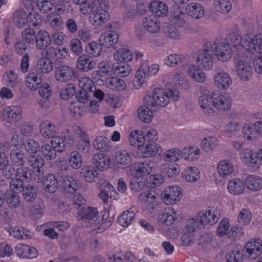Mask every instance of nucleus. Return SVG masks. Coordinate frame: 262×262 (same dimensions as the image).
<instances>
[{
    "instance_id": "58836bf2",
    "label": "nucleus",
    "mask_w": 262,
    "mask_h": 262,
    "mask_svg": "<svg viewBox=\"0 0 262 262\" xmlns=\"http://www.w3.org/2000/svg\"><path fill=\"white\" fill-rule=\"evenodd\" d=\"M186 11L189 15L196 19L202 18L204 15V10L202 6L198 3L189 4L186 8Z\"/></svg>"
},
{
    "instance_id": "a19ab883",
    "label": "nucleus",
    "mask_w": 262,
    "mask_h": 262,
    "mask_svg": "<svg viewBox=\"0 0 262 262\" xmlns=\"http://www.w3.org/2000/svg\"><path fill=\"white\" fill-rule=\"evenodd\" d=\"M182 178L188 182H195L200 178V172L196 167H189L182 173Z\"/></svg>"
},
{
    "instance_id": "338daca9",
    "label": "nucleus",
    "mask_w": 262,
    "mask_h": 262,
    "mask_svg": "<svg viewBox=\"0 0 262 262\" xmlns=\"http://www.w3.org/2000/svg\"><path fill=\"white\" fill-rule=\"evenodd\" d=\"M109 140L103 136H99L96 138L94 142V147L97 150H99L102 152H105L108 150Z\"/></svg>"
},
{
    "instance_id": "f3484780",
    "label": "nucleus",
    "mask_w": 262,
    "mask_h": 262,
    "mask_svg": "<svg viewBox=\"0 0 262 262\" xmlns=\"http://www.w3.org/2000/svg\"><path fill=\"white\" fill-rule=\"evenodd\" d=\"M0 170L3 171L4 176L7 179H11L15 171L13 166L9 164L7 154L2 151H0Z\"/></svg>"
},
{
    "instance_id": "393cba45",
    "label": "nucleus",
    "mask_w": 262,
    "mask_h": 262,
    "mask_svg": "<svg viewBox=\"0 0 262 262\" xmlns=\"http://www.w3.org/2000/svg\"><path fill=\"white\" fill-rule=\"evenodd\" d=\"M151 163H140L136 165L133 169H131L132 175L137 179L143 178L152 171V167Z\"/></svg>"
},
{
    "instance_id": "4be33fe9",
    "label": "nucleus",
    "mask_w": 262,
    "mask_h": 262,
    "mask_svg": "<svg viewBox=\"0 0 262 262\" xmlns=\"http://www.w3.org/2000/svg\"><path fill=\"white\" fill-rule=\"evenodd\" d=\"M118 40V35L114 31H107L103 33L99 38L102 47L108 48L116 44Z\"/></svg>"
},
{
    "instance_id": "09e8293b",
    "label": "nucleus",
    "mask_w": 262,
    "mask_h": 262,
    "mask_svg": "<svg viewBox=\"0 0 262 262\" xmlns=\"http://www.w3.org/2000/svg\"><path fill=\"white\" fill-rule=\"evenodd\" d=\"M219 144V141L214 137L205 138L201 142L202 149L205 152H210L216 149Z\"/></svg>"
},
{
    "instance_id": "c756f323",
    "label": "nucleus",
    "mask_w": 262,
    "mask_h": 262,
    "mask_svg": "<svg viewBox=\"0 0 262 262\" xmlns=\"http://www.w3.org/2000/svg\"><path fill=\"white\" fill-rule=\"evenodd\" d=\"M244 183L246 188L252 191H257L262 189V179L257 176H248Z\"/></svg>"
},
{
    "instance_id": "cd10ccee",
    "label": "nucleus",
    "mask_w": 262,
    "mask_h": 262,
    "mask_svg": "<svg viewBox=\"0 0 262 262\" xmlns=\"http://www.w3.org/2000/svg\"><path fill=\"white\" fill-rule=\"evenodd\" d=\"M149 9L156 17H164L168 13V7L165 3L159 1H152Z\"/></svg>"
},
{
    "instance_id": "7ed1b4c3",
    "label": "nucleus",
    "mask_w": 262,
    "mask_h": 262,
    "mask_svg": "<svg viewBox=\"0 0 262 262\" xmlns=\"http://www.w3.org/2000/svg\"><path fill=\"white\" fill-rule=\"evenodd\" d=\"M54 77L60 83H67L77 79V74L75 69L67 64L55 62Z\"/></svg>"
},
{
    "instance_id": "052dcab7",
    "label": "nucleus",
    "mask_w": 262,
    "mask_h": 262,
    "mask_svg": "<svg viewBox=\"0 0 262 262\" xmlns=\"http://www.w3.org/2000/svg\"><path fill=\"white\" fill-rule=\"evenodd\" d=\"M79 215L82 219L92 220L96 217L98 214V211L96 208L89 206H84L80 209Z\"/></svg>"
},
{
    "instance_id": "1a4fd4ad",
    "label": "nucleus",
    "mask_w": 262,
    "mask_h": 262,
    "mask_svg": "<svg viewBox=\"0 0 262 262\" xmlns=\"http://www.w3.org/2000/svg\"><path fill=\"white\" fill-rule=\"evenodd\" d=\"M161 197L164 202L167 205L176 204L182 197L180 187L171 186L166 188Z\"/></svg>"
},
{
    "instance_id": "680f3d73",
    "label": "nucleus",
    "mask_w": 262,
    "mask_h": 262,
    "mask_svg": "<svg viewBox=\"0 0 262 262\" xmlns=\"http://www.w3.org/2000/svg\"><path fill=\"white\" fill-rule=\"evenodd\" d=\"M163 29L164 34L169 38L172 39H179L180 38V33L178 29L173 25L165 24L163 26Z\"/></svg>"
},
{
    "instance_id": "79ce46f5",
    "label": "nucleus",
    "mask_w": 262,
    "mask_h": 262,
    "mask_svg": "<svg viewBox=\"0 0 262 262\" xmlns=\"http://www.w3.org/2000/svg\"><path fill=\"white\" fill-rule=\"evenodd\" d=\"M10 235L18 239H30L32 237V233L23 227H15L9 230Z\"/></svg>"
},
{
    "instance_id": "f8f14e48",
    "label": "nucleus",
    "mask_w": 262,
    "mask_h": 262,
    "mask_svg": "<svg viewBox=\"0 0 262 262\" xmlns=\"http://www.w3.org/2000/svg\"><path fill=\"white\" fill-rule=\"evenodd\" d=\"M226 43L231 45V47L237 50V55L241 58L244 57L245 45V41L242 43V37L236 32H232L226 36Z\"/></svg>"
},
{
    "instance_id": "bb28decb",
    "label": "nucleus",
    "mask_w": 262,
    "mask_h": 262,
    "mask_svg": "<svg viewBox=\"0 0 262 262\" xmlns=\"http://www.w3.org/2000/svg\"><path fill=\"white\" fill-rule=\"evenodd\" d=\"M92 160L95 167L100 171L105 170L110 167V159L105 154L96 153L94 155Z\"/></svg>"
},
{
    "instance_id": "4c0bfd02",
    "label": "nucleus",
    "mask_w": 262,
    "mask_h": 262,
    "mask_svg": "<svg viewBox=\"0 0 262 262\" xmlns=\"http://www.w3.org/2000/svg\"><path fill=\"white\" fill-rule=\"evenodd\" d=\"M80 177L85 182L92 183L98 178V173L93 166H85L81 169Z\"/></svg>"
},
{
    "instance_id": "3c124183",
    "label": "nucleus",
    "mask_w": 262,
    "mask_h": 262,
    "mask_svg": "<svg viewBox=\"0 0 262 262\" xmlns=\"http://www.w3.org/2000/svg\"><path fill=\"white\" fill-rule=\"evenodd\" d=\"M199 214V216L202 219L204 226L213 225L217 222L219 219L217 214L212 213L210 210L201 211Z\"/></svg>"
},
{
    "instance_id": "4d7b16f0",
    "label": "nucleus",
    "mask_w": 262,
    "mask_h": 262,
    "mask_svg": "<svg viewBox=\"0 0 262 262\" xmlns=\"http://www.w3.org/2000/svg\"><path fill=\"white\" fill-rule=\"evenodd\" d=\"M28 162L29 165L34 169H41L45 165L43 158L38 154L29 155Z\"/></svg>"
},
{
    "instance_id": "5fc2aeb1",
    "label": "nucleus",
    "mask_w": 262,
    "mask_h": 262,
    "mask_svg": "<svg viewBox=\"0 0 262 262\" xmlns=\"http://www.w3.org/2000/svg\"><path fill=\"white\" fill-rule=\"evenodd\" d=\"M241 129V125L238 121L236 120H232L229 123L226 124V133L229 137L232 138L237 136L238 138L240 130Z\"/></svg>"
},
{
    "instance_id": "b1692460",
    "label": "nucleus",
    "mask_w": 262,
    "mask_h": 262,
    "mask_svg": "<svg viewBox=\"0 0 262 262\" xmlns=\"http://www.w3.org/2000/svg\"><path fill=\"white\" fill-rule=\"evenodd\" d=\"M36 48L38 50H45L49 47L51 43V36L49 33L44 30L38 31L36 39Z\"/></svg>"
},
{
    "instance_id": "aec40b11",
    "label": "nucleus",
    "mask_w": 262,
    "mask_h": 262,
    "mask_svg": "<svg viewBox=\"0 0 262 262\" xmlns=\"http://www.w3.org/2000/svg\"><path fill=\"white\" fill-rule=\"evenodd\" d=\"M145 149L142 151L140 149V151L138 152V155L143 158H149L155 157L156 155H160L162 152L161 147L155 142L145 143Z\"/></svg>"
},
{
    "instance_id": "2f4dec72",
    "label": "nucleus",
    "mask_w": 262,
    "mask_h": 262,
    "mask_svg": "<svg viewBox=\"0 0 262 262\" xmlns=\"http://www.w3.org/2000/svg\"><path fill=\"white\" fill-rule=\"evenodd\" d=\"M59 182V179H57L53 174H48L45 177L42 185L46 192L54 193L58 187Z\"/></svg>"
},
{
    "instance_id": "49530a36",
    "label": "nucleus",
    "mask_w": 262,
    "mask_h": 262,
    "mask_svg": "<svg viewBox=\"0 0 262 262\" xmlns=\"http://www.w3.org/2000/svg\"><path fill=\"white\" fill-rule=\"evenodd\" d=\"M136 214L132 208L123 211L118 217V222L123 227H127L131 224Z\"/></svg>"
},
{
    "instance_id": "f03ea898",
    "label": "nucleus",
    "mask_w": 262,
    "mask_h": 262,
    "mask_svg": "<svg viewBox=\"0 0 262 262\" xmlns=\"http://www.w3.org/2000/svg\"><path fill=\"white\" fill-rule=\"evenodd\" d=\"M89 7L92 11L90 16V21L93 25L99 27L108 20V3L106 0L94 1L89 5Z\"/></svg>"
},
{
    "instance_id": "412c9836",
    "label": "nucleus",
    "mask_w": 262,
    "mask_h": 262,
    "mask_svg": "<svg viewBox=\"0 0 262 262\" xmlns=\"http://www.w3.org/2000/svg\"><path fill=\"white\" fill-rule=\"evenodd\" d=\"M16 254L19 256L26 258H34L38 255L37 250L33 247L25 244H19L15 247Z\"/></svg>"
},
{
    "instance_id": "9d476101",
    "label": "nucleus",
    "mask_w": 262,
    "mask_h": 262,
    "mask_svg": "<svg viewBox=\"0 0 262 262\" xmlns=\"http://www.w3.org/2000/svg\"><path fill=\"white\" fill-rule=\"evenodd\" d=\"M66 171L61 169L58 172V177L59 182H62V186L64 190L68 193L73 194L76 192L78 188V185L75 179L66 174Z\"/></svg>"
},
{
    "instance_id": "9b49d317",
    "label": "nucleus",
    "mask_w": 262,
    "mask_h": 262,
    "mask_svg": "<svg viewBox=\"0 0 262 262\" xmlns=\"http://www.w3.org/2000/svg\"><path fill=\"white\" fill-rule=\"evenodd\" d=\"M66 171L61 169L58 172V177L59 182H62V186L64 190L68 193L73 194L76 192L78 188V185L75 179L66 174Z\"/></svg>"
},
{
    "instance_id": "37998d69",
    "label": "nucleus",
    "mask_w": 262,
    "mask_h": 262,
    "mask_svg": "<svg viewBox=\"0 0 262 262\" xmlns=\"http://www.w3.org/2000/svg\"><path fill=\"white\" fill-rule=\"evenodd\" d=\"M10 159L13 165L17 166H23L25 163V155L21 149H13L10 152Z\"/></svg>"
},
{
    "instance_id": "e2e57ef3",
    "label": "nucleus",
    "mask_w": 262,
    "mask_h": 262,
    "mask_svg": "<svg viewBox=\"0 0 262 262\" xmlns=\"http://www.w3.org/2000/svg\"><path fill=\"white\" fill-rule=\"evenodd\" d=\"M214 6L217 11L224 14L228 13L232 8L229 0H214Z\"/></svg>"
},
{
    "instance_id": "a18cd8bd",
    "label": "nucleus",
    "mask_w": 262,
    "mask_h": 262,
    "mask_svg": "<svg viewBox=\"0 0 262 262\" xmlns=\"http://www.w3.org/2000/svg\"><path fill=\"white\" fill-rule=\"evenodd\" d=\"M204 227L202 219L199 216L198 213L194 218L189 219L187 222L185 229L187 231L195 232L199 229H202Z\"/></svg>"
},
{
    "instance_id": "e433bc0d",
    "label": "nucleus",
    "mask_w": 262,
    "mask_h": 262,
    "mask_svg": "<svg viewBox=\"0 0 262 262\" xmlns=\"http://www.w3.org/2000/svg\"><path fill=\"white\" fill-rule=\"evenodd\" d=\"M55 62L49 59V57L42 56L37 62V68L42 73H49L53 70Z\"/></svg>"
},
{
    "instance_id": "de8ad7c7",
    "label": "nucleus",
    "mask_w": 262,
    "mask_h": 262,
    "mask_svg": "<svg viewBox=\"0 0 262 262\" xmlns=\"http://www.w3.org/2000/svg\"><path fill=\"white\" fill-rule=\"evenodd\" d=\"M113 74L118 76L124 77L131 71V68L126 62H121L114 63Z\"/></svg>"
},
{
    "instance_id": "6e6d98bb",
    "label": "nucleus",
    "mask_w": 262,
    "mask_h": 262,
    "mask_svg": "<svg viewBox=\"0 0 262 262\" xmlns=\"http://www.w3.org/2000/svg\"><path fill=\"white\" fill-rule=\"evenodd\" d=\"M5 201L11 208H16L20 204V197L15 192H7L5 194Z\"/></svg>"
},
{
    "instance_id": "774afa93",
    "label": "nucleus",
    "mask_w": 262,
    "mask_h": 262,
    "mask_svg": "<svg viewBox=\"0 0 262 262\" xmlns=\"http://www.w3.org/2000/svg\"><path fill=\"white\" fill-rule=\"evenodd\" d=\"M56 149L52 145L46 144L41 147V152L43 157L48 160H52L56 157Z\"/></svg>"
},
{
    "instance_id": "39448f33",
    "label": "nucleus",
    "mask_w": 262,
    "mask_h": 262,
    "mask_svg": "<svg viewBox=\"0 0 262 262\" xmlns=\"http://www.w3.org/2000/svg\"><path fill=\"white\" fill-rule=\"evenodd\" d=\"M23 117V109L20 106L12 105L6 107L1 112V119L11 124H16Z\"/></svg>"
},
{
    "instance_id": "c9c22d12",
    "label": "nucleus",
    "mask_w": 262,
    "mask_h": 262,
    "mask_svg": "<svg viewBox=\"0 0 262 262\" xmlns=\"http://www.w3.org/2000/svg\"><path fill=\"white\" fill-rule=\"evenodd\" d=\"M245 187V183L240 179L235 178L230 181L228 184V190L233 195H238L243 192Z\"/></svg>"
},
{
    "instance_id": "2eb2a0df",
    "label": "nucleus",
    "mask_w": 262,
    "mask_h": 262,
    "mask_svg": "<svg viewBox=\"0 0 262 262\" xmlns=\"http://www.w3.org/2000/svg\"><path fill=\"white\" fill-rule=\"evenodd\" d=\"M236 71L238 77L243 81H249L253 75V69L248 61L239 60L236 64Z\"/></svg>"
},
{
    "instance_id": "473e14b6",
    "label": "nucleus",
    "mask_w": 262,
    "mask_h": 262,
    "mask_svg": "<svg viewBox=\"0 0 262 262\" xmlns=\"http://www.w3.org/2000/svg\"><path fill=\"white\" fill-rule=\"evenodd\" d=\"M115 162L118 167L125 169L129 166L132 158L126 150H121L116 154Z\"/></svg>"
},
{
    "instance_id": "f257e3e1",
    "label": "nucleus",
    "mask_w": 262,
    "mask_h": 262,
    "mask_svg": "<svg viewBox=\"0 0 262 262\" xmlns=\"http://www.w3.org/2000/svg\"><path fill=\"white\" fill-rule=\"evenodd\" d=\"M179 98V92L176 89L165 92L163 89L156 88L150 94L144 97L145 105L140 106L138 110V116L143 122H150L153 118L152 110L157 107H164L170 99L177 101Z\"/></svg>"
},
{
    "instance_id": "423d86ee",
    "label": "nucleus",
    "mask_w": 262,
    "mask_h": 262,
    "mask_svg": "<svg viewBox=\"0 0 262 262\" xmlns=\"http://www.w3.org/2000/svg\"><path fill=\"white\" fill-rule=\"evenodd\" d=\"M245 49L244 57L247 60H250L253 58L255 53H261L262 52V35H255L251 41H245Z\"/></svg>"
},
{
    "instance_id": "603ef678",
    "label": "nucleus",
    "mask_w": 262,
    "mask_h": 262,
    "mask_svg": "<svg viewBox=\"0 0 262 262\" xmlns=\"http://www.w3.org/2000/svg\"><path fill=\"white\" fill-rule=\"evenodd\" d=\"M189 75L198 82H203L206 78L205 73L196 66H191L188 70Z\"/></svg>"
},
{
    "instance_id": "72a5a7b5",
    "label": "nucleus",
    "mask_w": 262,
    "mask_h": 262,
    "mask_svg": "<svg viewBox=\"0 0 262 262\" xmlns=\"http://www.w3.org/2000/svg\"><path fill=\"white\" fill-rule=\"evenodd\" d=\"M219 176L226 178L231 174L234 171V167L232 162L228 160H223L220 161L217 166Z\"/></svg>"
},
{
    "instance_id": "f704fd0d",
    "label": "nucleus",
    "mask_w": 262,
    "mask_h": 262,
    "mask_svg": "<svg viewBox=\"0 0 262 262\" xmlns=\"http://www.w3.org/2000/svg\"><path fill=\"white\" fill-rule=\"evenodd\" d=\"M40 133L45 138H51L56 134V127L54 124L48 120L44 121L39 125Z\"/></svg>"
},
{
    "instance_id": "c85d7f7f",
    "label": "nucleus",
    "mask_w": 262,
    "mask_h": 262,
    "mask_svg": "<svg viewBox=\"0 0 262 262\" xmlns=\"http://www.w3.org/2000/svg\"><path fill=\"white\" fill-rule=\"evenodd\" d=\"M149 67L147 61H143L141 63L140 68L137 71L135 77L133 80L134 84L137 86H141L147 81L146 73Z\"/></svg>"
},
{
    "instance_id": "7c9ffc66",
    "label": "nucleus",
    "mask_w": 262,
    "mask_h": 262,
    "mask_svg": "<svg viewBox=\"0 0 262 262\" xmlns=\"http://www.w3.org/2000/svg\"><path fill=\"white\" fill-rule=\"evenodd\" d=\"M77 140L75 146L80 152H87L90 148V140L87 134L83 131L80 130L77 134Z\"/></svg>"
},
{
    "instance_id": "bf43d9fd",
    "label": "nucleus",
    "mask_w": 262,
    "mask_h": 262,
    "mask_svg": "<svg viewBox=\"0 0 262 262\" xmlns=\"http://www.w3.org/2000/svg\"><path fill=\"white\" fill-rule=\"evenodd\" d=\"M114 58L121 62H127L132 60L133 54L129 49L122 48L118 51L114 55Z\"/></svg>"
},
{
    "instance_id": "ddd939ff",
    "label": "nucleus",
    "mask_w": 262,
    "mask_h": 262,
    "mask_svg": "<svg viewBox=\"0 0 262 262\" xmlns=\"http://www.w3.org/2000/svg\"><path fill=\"white\" fill-rule=\"evenodd\" d=\"M73 143V136L68 131L63 137L55 136L51 141V145L59 152H62L66 150V144L72 145Z\"/></svg>"
},
{
    "instance_id": "5701e85b",
    "label": "nucleus",
    "mask_w": 262,
    "mask_h": 262,
    "mask_svg": "<svg viewBox=\"0 0 262 262\" xmlns=\"http://www.w3.org/2000/svg\"><path fill=\"white\" fill-rule=\"evenodd\" d=\"M177 214L172 207L165 208L158 215L160 222L166 226L171 225L177 219Z\"/></svg>"
},
{
    "instance_id": "864d4df0",
    "label": "nucleus",
    "mask_w": 262,
    "mask_h": 262,
    "mask_svg": "<svg viewBox=\"0 0 262 262\" xmlns=\"http://www.w3.org/2000/svg\"><path fill=\"white\" fill-rule=\"evenodd\" d=\"M186 17H187V15L178 9L177 11H173L171 13V21L176 25L183 27L187 24Z\"/></svg>"
},
{
    "instance_id": "ea45409f",
    "label": "nucleus",
    "mask_w": 262,
    "mask_h": 262,
    "mask_svg": "<svg viewBox=\"0 0 262 262\" xmlns=\"http://www.w3.org/2000/svg\"><path fill=\"white\" fill-rule=\"evenodd\" d=\"M161 170L165 177L169 178L178 175L180 171L179 166L175 163L162 164L161 166Z\"/></svg>"
},
{
    "instance_id": "dca6fc26",
    "label": "nucleus",
    "mask_w": 262,
    "mask_h": 262,
    "mask_svg": "<svg viewBox=\"0 0 262 262\" xmlns=\"http://www.w3.org/2000/svg\"><path fill=\"white\" fill-rule=\"evenodd\" d=\"M76 64L79 72H87L93 70L96 66V63L92 57L83 54L78 58Z\"/></svg>"
},
{
    "instance_id": "0eeeda50",
    "label": "nucleus",
    "mask_w": 262,
    "mask_h": 262,
    "mask_svg": "<svg viewBox=\"0 0 262 262\" xmlns=\"http://www.w3.org/2000/svg\"><path fill=\"white\" fill-rule=\"evenodd\" d=\"M213 49V53L217 59L222 61L229 60L232 56V50L231 45L226 42H221L216 44L214 42H209Z\"/></svg>"
},
{
    "instance_id": "c03bdc74",
    "label": "nucleus",
    "mask_w": 262,
    "mask_h": 262,
    "mask_svg": "<svg viewBox=\"0 0 262 262\" xmlns=\"http://www.w3.org/2000/svg\"><path fill=\"white\" fill-rule=\"evenodd\" d=\"M13 22L18 28H23L27 27V14L23 9L16 11L13 16Z\"/></svg>"
},
{
    "instance_id": "6ab92c4d",
    "label": "nucleus",
    "mask_w": 262,
    "mask_h": 262,
    "mask_svg": "<svg viewBox=\"0 0 262 262\" xmlns=\"http://www.w3.org/2000/svg\"><path fill=\"white\" fill-rule=\"evenodd\" d=\"M215 85L220 90H226L232 83L230 75L226 72L216 73L213 78Z\"/></svg>"
},
{
    "instance_id": "0e129e2a",
    "label": "nucleus",
    "mask_w": 262,
    "mask_h": 262,
    "mask_svg": "<svg viewBox=\"0 0 262 262\" xmlns=\"http://www.w3.org/2000/svg\"><path fill=\"white\" fill-rule=\"evenodd\" d=\"M106 83L109 88L113 90L120 91L125 88L124 81L116 77H111Z\"/></svg>"
},
{
    "instance_id": "13d9d810",
    "label": "nucleus",
    "mask_w": 262,
    "mask_h": 262,
    "mask_svg": "<svg viewBox=\"0 0 262 262\" xmlns=\"http://www.w3.org/2000/svg\"><path fill=\"white\" fill-rule=\"evenodd\" d=\"M22 193L23 198L27 202L33 201L37 195L36 189L31 184L26 185Z\"/></svg>"
},
{
    "instance_id": "6e6552de",
    "label": "nucleus",
    "mask_w": 262,
    "mask_h": 262,
    "mask_svg": "<svg viewBox=\"0 0 262 262\" xmlns=\"http://www.w3.org/2000/svg\"><path fill=\"white\" fill-rule=\"evenodd\" d=\"M243 252L248 257L255 259L262 254V242L259 239H251L245 245Z\"/></svg>"
},
{
    "instance_id": "a878e982",
    "label": "nucleus",
    "mask_w": 262,
    "mask_h": 262,
    "mask_svg": "<svg viewBox=\"0 0 262 262\" xmlns=\"http://www.w3.org/2000/svg\"><path fill=\"white\" fill-rule=\"evenodd\" d=\"M142 23L145 30L149 33H156L160 28V22L154 15L146 16L144 18Z\"/></svg>"
},
{
    "instance_id": "a211bd4d",
    "label": "nucleus",
    "mask_w": 262,
    "mask_h": 262,
    "mask_svg": "<svg viewBox=\"0 0 262 262\" xmlns=\"http://www.w3.org/2000/svg\"><path fill=\"white\" fill-rule=\"evenodd\" d=\"M199 102L203 112L208 115H214V112L212 108L213 106L212 102V95L210 96V92L205 90L199 98Z\"/></svg>"
},
{
    "instance_id": "20e7f679",
    "label": "nucleus",
    "mask_w": 262,
    "mask_h": 262,
    "mask_svg": "<svg viewBox=\"0 0 262 262\" xmlns=\"http://www.w3.org/2000/svg\"><path fill=\"white\" fill-rule=\"evenodd\" d=\"M210 43H206L196 59L198 63L205 70H209L213 66V51Z\"/></svg>"
},
{
    "instance_id": "4468645a",
    "label": "nucleus",
    "mask_w": 262,
    "mask_h": 262,
    "mask_svg": "<svg viewBox=\"0 0 262 262\" xmlns=\"http://www.w3.org/2000/svg\"><path fill=\"white\" fill-rule=\"evenodd\" d=\"M212 102L214 107L223 111L228 110L231 106V98L226 93H213L212 94Z\"/></svg>"
},
{
    "instance_id": "8fccbe9b",
    "label": "nucleus",
    "mask_w": 262,
    "mask_h": 262,
    "mask_svg": "<svg viewBox=\"0 0 262 262\" xmlns=\"http://www.w3.org/2000/svg\"><path fill=\"white\" fill-rule=\"evenodd\" d=\"M242 138L239 140H241ZM232 145L237 150H241V153L243 155L244 159H248L249 162L251 164H256V161L253 159L252 154L250 153V150L244 148L245 144L243 141H232Z\"/></svg>"
},
{
    "instance_id": "69168bd1",
    "label": "nucleus",
    "mask_w": 262,
    "mask_h": 262,
    "mask_svg": "<svg viewBox=\"0 0 262 262\" xmlns=\"http://www.w3.org/2000/svg\"><path fill=\"white\" fill-rule=\"evenodd\" d=\"M244 253L237 249L229 251L225 256L226 262H243Z\"/></svg>"
}]
</instances>
